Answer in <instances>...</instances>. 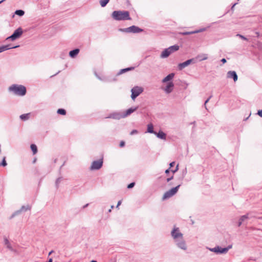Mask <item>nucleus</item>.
<instances>
[{
	"mask_svg": "<svg viewBox=\"0 0 262 262\" xmlns=\"http://www.w3.org/2000/svg\"><path fill=\"white\" fill-rule=\"evenodd\" d=\"M112 18L116 20H131L129 13L127 11H114L112 13Z\"/></svg>",
	"mask_w": 262,
	"mask_h": 262,
	"instance_id": "nucleus-1",
	"label": "nucleus"
},
{
	"mask_svg": "<svg viewBox=\"0 0 262 262\" xmlns=\"http://www.w3.org/2000/svg\"><path fill=\"white\" fill-rule=\"evenodd\" d=\"M9 91L14 94L23 96L26 95L27 90L25 86L23 85L13 84L9 88Z\"/></svg>",
	"mask_w": 262,
	"mask_h": 262,
	"instance_id": "nucleus-2",
	"label": "nucleus"
},
{
	"mask_svg": "<svg viewBox=\"0 0 262 262\" xmlns=\"http://www.w3.org/2000/svg\"><path fill=\"white\" fill-rule=\"evenodd\" d=\"M179 49V46L174 45L165 49L161 54L160 57L162 58L168 57L172 53L178 51Z\"/></svg>",
	"mask_w": 262,
	"mask_h": 262,
	"instance_id": "nucleus-3",
	"label": "nucleus"
},
{
	"mask_svg": "<svg viewBox=\"0 0 262 262\" xmlns=\"http://www.w3.org/2000/svg\"><path fill=\"white\" fill-rule=\"evenodd\" d=\"M209 250L217 254H226L229 250V245L224 248L216 246L214 248H209Z\"/></svg>",
	"mask_w": 262,
	"mask_h": 262,
	"instance_id": "nucleus-4",
	"label": "nucleus"
},
{
	"mask_svg": "<svg viewBox=\"0 0 262 262\" xmlns=\"http://www.w3.org/2000/svg\"><path fill=\"white\" fill-rule=\"evenodd\" d=\"M181 184L178 185V186L171 188L168 191H167L163 195L162 197L163 200L167 199L173 195H174L178 191L179 188H180Z\"/></svg>",
	"mask_w": 262,
	"mask_h": 262,
	"instance_id": "nucleus-5",
	"label": "nucleus"
},
{
	"mask_svg": "<svg viewBox=\"0 0 262 262\" xmlns=\"http://www.w3.org/2000/svg\"><path fill=\"white\" fill-rule=\"evenodd\" d=\"M103 166V158H101L98 160L94 161L92 163V165L90 167L91 170H99Z\"/></svg>",
	"mask_w": 262,
	"mask_h": 262,
	"instance_id": "nucleus-6",
	"label": "nucleus"
},
{
	"mask_svg": "<svg viewBox=\"0 0 262 262\" xmlns=\"http://www.w3.org/2000/svg\"><path fill=\"white\" fill-rule=\"evenodd\" d=\"M171 236L174 241L183 238V234L180 232L179 228H174L171 232Z\"/></svg>",
	"mask_w": 262,
	"mask_h": 262,
	"instance_id": "nucleus-7",
	"label": "nucleus"
},
{
	"mask_svg": "<svg viewBox=\"0 0 262 262\" xmlns=\"http://www.w3.org/2000/svg\"><path fill=\"white\" fill-rule=\"evenodd\" d=\"M132 98L135 99L143 91V89L141 87L135 86L132 89Z\"/></svg>",
	"mask_w": 262,
	"mask_h": 262,
	"instance_id": "nucleus-8",
	"label": "nucleus"
},
{
	"mask_svg": "<svg viewBox=\"0 0 262 262\" xmlns=\"http://www.w3.org/2000/svg\"><path fill=\"white\" fill-rule=\"evenodd\" d=\"M176 243V245L180 249L185 250L187 249V246L185 241L183 238H180L174 241Z\"/></svg>",
	"mask_w": 262,
	"mask_h": 262,
	"instance_id": "nucleus-9",
	"label": "nucleus"
},
{
	"mask_svg": "<svg viewBox=\"0 0 262 262\" xmlns=\"http://www.w3.org/2000/svg\"><path fill=\"white\" fill-rule=\"evenodd\" d=\"M23 33V31L21 28H18L16 30L13 34L9 37L7 38V39L10 38L12 40H14L16 38L19 37Z\"/></svg>",
	"mask_w": 262,
	"mask_h": 262,
	"instance_id": "nucleus-10",
	"label": "nucleus"
},
{
	"mask_svg": "<svg viewBox=\"0 0 262 262\" xmlns=\"http://www.w3.org/2000/svg\"><path fill=\"white\" fill-rule=\"evenodd\" d=\"M30 209H31V207L29 205H28L27 206H23L19 210L16 211L15 212H14L11 215L10 219H12L15 216H16V215H18V214H19L20 212H21L23 211H26L27 210H30Z\"/></svg>",
	"mask_w": 262,
	"mask_h": 262,
	"instance_id": "nucleus-11",
	"label": "nucleus"
},
{
	"mask_svg": "<svg viewBox=\"0 0 262 262\" xmlns=\"http://www.w3.org/2000/svg\"><path fill=\"white\" fill-rule=\"evenodd\" d=\"M125 31L127 32L139 33L143 31V30L137 26H132L125 29Z\"/></svg>",
	"mask_w": 262,
	"mask_h": 262,
	"instance_id": "nucleus-12",
	"label": "nucleus"
},
{
	"mask_svg": "<svg viewBox=\"0 0 262 262\" xmlns=\"http://www.w3.org/2000/svg\"><path fill=\"white\" fill-rule=\"evenodd\" d=\"M193 59H190L187 60V61H186L183 63H181L179 64L178 68H179V70H182L183 68H185L186 67L188 66L190 63H191L193 62Z\"/></svg>",
	"mask_w": 262,
	"mask_h": 262,
	"instance_id": "nucleus-13",
	"label": "nucleus"
},
{
	"mask_svg": "<svg viewBox=\"0 0 262 262\" xmlns=\"http://www.w3.org/2000/svg\"><path fill=\"white\" fill-rule=\"evenodd\" d=\"M4 244L6 246L7 248L11 251L15 253L17 252V250L13 248L9 240L6 237L4 238Z\"/></svg>",
	"mask_w": 262,
	"mask_h": 262,
	"instance_id": "nucleus-14",
	"label": "nucleus"
},
{
	"mask_svg": "<svg viewBox=\"0 0 262 262\" xmlns=\"http://www.w3.org/2000/svg\"><path fill=\"white\" fill-rule=\"evenodd\" d=\"M154 135L160 139L165 140L166 138V134L161 130H160L158 133L156 132Z\"/></svg>",
	"mask_w": 262,
	"mask_h": 262,
	"instance_id": "nucleus-15",
	"label": "nucleus"
},
{
	"mask_svg": "<svg viewBox=\"0 0 262 262\" xmlns=\"http://www.w3.org/2000/svg\"><path fill=\"white\" fill-rule=\"evenodd\" d=\"M174 86V84L172 82H169L167 84V85L164 88V91L167 93H170L172 92L173 88Z\"/></svg>",
	"mask_w": 262,
	"mask_h": 262,
	"instance_id": "nucleus-16",
	"label": "nucleus"
},
{
	"mask_svg": "<svg viewBox=\"0 0 262 262\" xmlns=\"http://www.w3.org/2000/svg\"><path fill=\"white\" fill-rule=\"evenodd\" d=\"M251 217V216L250 215V214L249 213L242 216L239 220L238 226H240L245 221L249 219Z\"/></svg>",
	"mask_w": 262,
	"mask_h": 262,
	"instance_id": "nucleus-17",
	"label": "nucleus"
},
{
	"mask_svg": "<svg viewBox=\"0 0 262 262\" xmlns=\"http://www.w3.org/2000/svg\"><path fill=\"white\" fill-rule=\"evenodd\" d=\"M18 47H19V46H16L14 47H11L10 45L2 46L0 47V53L2 52L3 51H5L6 50L10 49L16 48H18Z\"/></svg>",
	"mask_w": 262,
	"mask_h": 262,
	"instance_id": "nucleus-18",
	"label": "nucleus"
},
{
	"mask_svg": "<svg viewBox=\"0 0 262 262\" xmlns=\"http://www.w3.org/2000/svg\"><path fill=\"white\" fill-rule=\"evenodd\" d=\"M155 131L154 129V125L151 123L148 124L146 133L155 134Z\"/></svg>",
	"mask_w": 262,
	"mask_h": 262,
	"instance_id": "nucleus-19",
	"label": "nucleus"
},
{
	"mask_svg": "<svg viewBox=\"0 0 262 262\" xmlns=\"http://www.w3.org/2000/svg\"><path fill=\"white\" fill-rule=\"evenodd\" d=\"M79 50L76 49L72 51H71L69 53V55L71 57L74 58L79 53Z\"/></svg>",
	"mask_w": 262,
	"mask_h": 262,
	"instance_id": "nucleus-20",
	"label": "nucleus"
},
{
	"mask_svg": "<svg viewBox=\"0 0 262 262\" xmlns=\"http://www.w3.org/2000/svg\"><path fill=\"white\" fill-rule=\"evenodd\" d=\"M174 76V74L173 73H171V74H169L168 75H167L166 77H165L163 79V80H162L163 82H166L167 81H168L171 80L173 78Z\"/></svg>",
	"mask_w": 262,
	"mask_h": 262,
	"instance_id": "nucleus-21",
	"label": "nucleus"
},
{
	"mask_svg": "<svg viewBox=\"0 0 262 262\" xmlns=\"http://www.w3.org/2000/svg\"><path fill=\"white\" fill-rule=\"evenodd\" d=\"M127 116H107L105 118H113L114 119L119 120L121 118H124Z\"/></svg>",
	"mask_w": 262,
	"mask_h": 262,
	"instance_id": "nucleus-22",
	"label": "nucleus"
},
{
	"mask_svg": "<svg viewBox=\"0 0 262 262\" xmlns=\"http://www.w3.org/2000/svg\"><path fill=\"white\" fill-rule=\"evenodd\" d=\"M30 147H31V150H32L33 155H35L37 152V147L35 144H32L31 145Z\"/></svg>",
	"mask_w": 262,
	"mask_h": 262,
	"instance_id": "nucleus-23",
	"label": "nucleus"
},
{
	"mask_svg": "<svg viewBox=\"0 0 262 262\" xmlns=\"http://www.w3.org/2000/svg\"><path fill=\"white\" fill-rule=\"evenodd\" d=\"M204 30H205V29H202L201 30H197V31H192V32H185L182 33L181 34L183 35H189V34H194V33H197L203 31Z\"/></svg>",
	"mask_w": 262,
	"mask_h": 262,
	"instance_id": "nucleus-24",
	"label": "nucleus"
},
{
	"mask_svg": "<svg viewBox=\"0 0 262 262\" xmlns=\"http://www.w3.org/2000/svg\"><path fill=\"white\" fill-rule=\"evenodd\" d=\"M62 179H63V178L62 177H60L56 180L55 186L57 189H58L59 188V184Z\"/></svg>",
	"mask_w": 262,
	"mask_h": 262,
	"instance_id": "nucleus-25",
	"label": "nucleus"
},
{
	"mask_svg": "<svg viewBox=\"0 0 262 262\" xmlns=\"http://www.w3.org/2000/svg\"><path fill=\"white\" fill-rule=\"evenodd\" d=\"M230 76L233 78L234 82L237 81V75L235 71H232V72L230 71Z\"/></svg>",
	"mask_w": 262,
	"mask_h": 262,
	"instance_id": "nucleus-26",
	"label": "nucleus"
},
{
	"mask_svg": "<svg viewBox=\"0 0 262 262\" xmlns=\"http://www.w3.org/2000/svg\"><path fill=\"white\" fill-rule=\"evenodd\" d=\"M109 1L110 0H100L99 3L102 7H104Z\"/></svg>",
	"mask_w": 262,
	"mask_h": 262,
	"instance_id": "nucleus-27",
	"label": "nucleus"
},
{
	"mask_svg": "<svg viewBox=\"0 0 262 262\" xmlns=\"http://www.w3.org/2000/svg\"><path fill=\"white\" fill-rule=\"evenodd\" d=\"M7 165V163L6 161V157H4L2 162L0 163V166L5 167Z\"/></svg>",
	"mask_w": 262,
	"mask_h": 262,
	"instance_id": "nucleus-28",
	"label": "nucleus"
},
{
	"mask_svg": "<svg viewBox=\"0 0 262 262\" xmlns=\"http://www.w3.org/2000/svg\"><path fill=\"white\" fill-rule=\"evenodd\" d=\"M136 110V107L129 108L126 111L125 115H130V114L134 113Z\"/></svg>",
	"mask_w": 262,
	"mask_h": 262,
	"instance_id": "nucleus-29",
	"label": "nucleus"
},
{
	"mask_svg": "<svg viewBox=\"0 0 262 262\" xmlns=\"http://www.w3.org/2000/svg\"><path fill=\"white\" fill-rule=\"evenodd\" d=\"M134 69V68L133 67H130V68H126V69H122L120 72V74H122V73H124L127 71H130V70H132Z\"/></svg>",
	"mask_w": 262,
	"mask_h": 262,
	"instance_id": "nucleus-30",
	"label": "nucleus"
},
{
	"mask_svg": "<svg viewBox=\"0 0 262 262\" xmlns=\"http://www.w3.org/2000/svg\"><path fill=\"white\" fill-rule=\"evenodd\" d=\"M25 13V12L21 10H18L15 12V14L19 16H23Z\"/></svg>",
	"mask_w": 262,
	"mask_h": 262,
	"instance_id": "nucleus-31",
	"label": "nucleus"
},
{
	"mask_svg": "<svg viewBox=\"0 0 262 262\" xmlns=\"http://www.w3.org/2000/svg\"><path fill=\"white\" fill-rule=\"evenodd\" d=\"M30 116H19L20 119L22 121H26L29 119Z\"/></svg>",
	"mask_w": 262,
	"mask_h": 262,
	"instance_id": "nucleus-32",
	"label": "nucleus"
},
{
	"mask_svg": "<svg viewBox=\"0 0 262 262\" xmlns=\"http://www.w3.org/2000/svg\"><path fill=\"white\" fill-rule=\"evenodd\" d=\"M57 113L61 115H65L66 113V111L64 109L60 108L58 110Z\"/></svg>",
	"mask_w": 262,
	"mask_h": 262,
	"instance_id": "nucleus-33",
	"label": "nucleus"
},
{
	"mask_svg": "<svg viewBox=\"0 0 262 262\" xmlns=\"http://www.w3.org/2000/svg\"><path fill=\"white\" fill-rule=\"evenodd\" d=\"M135 185V182H132L130 183V184H129L128 185H127V188L128 189H130V188H132L134 187V186Z\"/></svg>",
	"mask_w": 262,
	"mask_h": 262,
	"instance_id": "nucleus-34",
	"label": "nucleus"
},
{
	"mask_svg": "<svg viewBox=\"0 0 262 262\" xmlns=\"http://www.w3.org/2000/svg\"><path fill=\"white\" fill-rule=\"evenodd\" d=\"M179 169V165L178 164L176 167L175 169H174L173 170L172 169L171 171H172V172L173 173H174L175 172H176Z\"/></svg>",
	"mask_w": 262,
	"mask_h": 262,
	"instance_id": "nucleus-35",
	"label": "nucleus"
},
{
	"mask_svg": "<svg viewBox=\"0 0 262 262\" xmlns=\"http://www.w3.org/2000/svg\"><path fill=\"white\" fill-rule=\"evenodd\" d=\"M237 35L239 36V37L241 38L243 40H248V39L246 37H245V36H243L242 35L237 34Z\"/></svg>",
	"mask_w": 262,
	"mask_h": 262,
	"instance_id": "nucleus-36",
	"label": "nucleus"
},
{
	"mask_svg": "<svg viewBox=\"0 0 262 262\" xmlns=\"http://www.w3.org/2000/svg\"><path fill=\"white\" fill-rule=\"evenodd\" d=\"M137 133H138V131H137V130H136V129H133V130L130 132V135H134V134H137Z\"/></svg>",
	"mask_w": 262,
	"mask_h": 262,
	"instance_id": "nucleus-37",
	"label": "nucleus"
},
{
	"mask_svg": "<svg viewBox=\"0 0 262 262\" xmlns=\"http://www.w3.org/2000/svg\"><path fill=\"white\" fill-rule=\"evenodd\" d=\"M125 145V142L123 141H121L120 143L119 146L120 147H123Z\"/></svg>",
	"mask_w": 262,
	"mask_h": 262,
	"instance_id": "nucleus-38",
	"label": "nucleus"
},
{
	"mask_svg": "<svg viewBox=\"0 0 262 262\" xmlns=\"http://www.w3.org/2000/svg\"><path fill=\"white\" fill-rule=\"evenodd\" d=\"M173 176H172L171 177H169V178H167V179H166V181H167V182H169V181H170L171 180H172V179H173Z\"/></svg>",
	"mask_w": 262,
	"mask_h": 262,
	"instance_id": "nucleus-39",
	"label": "nucleus"
},
{
	"mask_svg": "<svg viewBox=\"0 0 262 262\" xmlns=\"http://www.w3.org/2000/svg\"><path fill=\"white\" fill-rule=\"evenodd\" d=\"M175 164V162H171L170 164H169V168H171L172 167H173L174 166Z\"/></svg>",
	"mask_w": 262,
	"mask_h": 262,
	"instance_id": "nucleus-40",
	"label": "nucleus"
},
{
	"mask_svg": "<svg viewBox=\"0 0 262 262\" xmlns=\"http://www.w3.org/2000/svg\"><path fill=\"white\" fill-rule=\"evenodd\" d=\"M170 170V168H168L167 169H166L165 171V173L166 174H168L169 173Z\"/></svg>",
	"mask_w": 262,
	"mask_h": 262,
	"instance_id": "nucleus-41",
	"label": "nucleus"
},
{
	"mask_svg": "<svg viewBox=\"0 0 262 262\" xmlns=\"http://www.w3.org/2000/svg\"><path fill=\"white\" fill-rule=\"evenodd\" d=\"M121 204V201H118L116 207H118Z\"/></svg>",
	"mask_w": 262,
	"mask_h": 262,
	"instance_id": "nucleus-42",
	"label": "nucleus"
},
{
	"mask_svg": "<svg viewBox=\"0 0 262 262\" xmlns=\"http://www.w3.org/2000/svg\"><path fill=\"white\" fill-rule=\"evenodd\" d=\"M257 115H262V110L258 111Z\"/></svg>",
	"mask_w": 262,
	"mask_h": 262,
	"instance_id": "nucleus-43",
	"label": "nucleus"
},
{
	"mask_svg": "<svg viewBox=\"0 0 262 262\" xmlns=\"http://www.w3.org/2000/svg\"><path fill=\"white\" fill-rule=\"evenodd\" d=\"M89 205V204H88H88H86L84 205L82 207V208H83V209H84V208H85L86 207H87Z\"/></svg>",
	"mask_w": 262,
	"mask_h": 262,
	"instance_id": "nucleus-44",
	"label": "nucleus"
},
{
	"mask_svg": "<svg viewBox=\"0 0 262 262\" xmlns=\"http://www.w3.org/2000/svg\"><path fill=\"white\" fill-rule=\"evenodd\" d=\"M206 59H207V56L205 55V56L201 60H206Z\"/></svg>",
	"mask_w": 262,
	"mask_h": 262,
	"instance_id": "nucleus-45",
	"label": "nucleus"
},
{
	"mask_svg": "<svg viewBox=\"0 0 262 262\" xmlns=\"http://www.w3.org/2000/svg\"><path fill=\"white\" fill-rule=\"evenodd\" d=\"M47 262H53V259L52 258H50Z\"/></svg>",
	"mask_w": 262,
	"mask_h": 262,
	"instance_id": "nucleus-46",
	"label": "nucleus"
},
{
	"mask_svg": "<svg viewBox=\"0 0 262 262\" xmlns=\"http://www.w3.org/2000/svg\"><path fill=\"white\" fill-rule=\"evenodd\" d=\"M223 63H225L226 62V60L225 58H223L221 60Z\"/></svg>",
	"mask_w": 262,
	"mask_h": 262,
	"instance_id": "nucleus-47",
	"label": "nucleus"
},
{
	"mask_svg": "<svg viewBox=\"0 0 262 262\" xmlns=\"http://www.w3.org/2000/svg\"><path fill=\"white\" fill-rule=\"evenodd\" d=\"M53 250H51L49 253V255H51L53 252Z\"/></svg>",
	"mask_w": 262,
	"mask_h": 262,
	"instance_id": "nucleus-48",
	"label": "nucleus"
},
{
	"mask_svg": "<svg viewBox=\"0 0 262 262\" xmlns=\"http://www.w3.org/2000/svg\"><path fill=\"white\" fill-rule=\"evenodd\" d=\"M209 99H208L207 100H206V101L205 102V104H206L209 101Z\"/></svg>",
	"mask_w": 262,
	"mask_h": 262,
	"instance_id": "nucleus-49",
	"label": "nucleus"
},
{
	"mask_svg": "<svg viewBox=\"0 0 262 262\" xmlns=\"http://www.w3.org/2000/svg\"><path fill=\"white\" fill-rule=\"evenodd\" d=\"M90 262H97V261L95 260H92Z\"/></svg>",
	"mask_w": 262,
	"mask_h": 262,
	"instance_id": "nucleus-50",
	"label": "nucleus"
},
{
	"mask_svg": "<svg viewBox=\"0 0 262 262\" xmlns=\"http://www.w3.org/2000/svg\"><path fill=\"white\" fill-rule=\"evenodd\" d=\"M64 163L62 165H61L60 169H61V167L64 165ZM59 170L60 171V170Z\"/></svg>",
	"mask_w": 262,
	"mask_h": 262,
	"instance_id": "nucleus-51",
	"label": "nucleus"
},
{
	"mask_svg": "<svg viewBox=\"0 0 262 262\" xmlns=\"http://www.w3.org/2000/svg\"><path fill=\"white\" fill-rule=\"evenodd\" d=\"M250 116H249L248 117H247L245 119H244V120H247L248 119L249 117H250Z\"/></svg>",
	"mask_w": 262,
	"mask_h": 262,
	"instance_id": "nucleus-52",
	"label": "nucleus"
},
{
	"mask_svg": "<svg viewBox=\"0 0 262 262\" xmlns=\"http://www.w3.org/2000/svg\"><path fill=\"white\" fill-rule=\"evenodd\" d=\"M235 5V4H234V5L232 7L231 9H232V10L233 9V8H234V7Z\"/></svg>",
	"mask_w": 262,
	"mask_h": 262,
	"instance_id": "nucleus-53",
	"label": "nucleus"
},
{
	"mask_svg": "<svg viewBox=\"0 0 262 262\" xmlns=\"http://www.w3.org/2000/svg\"><path fill=\"white\" fill-rule=\"evenodd\" d=\"M111 211H112V209L111 208L110 209H109V210H108V212H111Z\"/></svg>",
	"mask_w": 262,
	"mask_h": 262,
	"instance_id": "nucleus-54",
	"label": "nucleus"
},
{
	"mask_svg": "<svg viewBox=\"0 0 262 262\" xmlns=\"http://www.w3.org/2000/svg\"><path fill=\"white\" fill-rule=\"evenodd\" d=\"M5 0H2L0 1V4H1L2 2H3L4 1H5Z\"/></svg>",
	"mask_w": 262,
	"mask_h": 262,
	"instance_id": "nucleus-55",
	"label": "nucleus"
},
{
	"mask_svg": "<svg viewBox=\"0 0 262 262\" xmlns=\"http://www.w3.org/2000/svg\"><path fill=\"white\" fill-rule=\"evenodd\" d=\"M114 206L113 205H112V206H111V209H113V208H114Z\"/></svg>",
	"mask_w": 262,
	"mask_h": 262,
	"instance_id": "nucleus-56",
	"label": "nucleus"
},
{
	"mask_svg": "<svg viewBox=\"0 0 262 262\" xmlns=\"http://www.w3.org/2000/svg\"><path fill=\"white\" fill-rule=\"evenodd\" d=\"M36 161V159H35L34 161H33V163H35Z\"/></svg>",
	"mask_w": 262,
	"mask_h": 262,
	"instance_id": "nucleus-57",
	"label": "nucleus"
},
{
	"mask_svg": "<svg viewBox=\"0 0 262 262\" xmlns=\"http://www.w3.org/2000/svg\"><path fill=\"white\" fill-rule=\"evenodd\" d=\"M54 162H56V159L55 160Z\"/></svg>",
	"mask_w": 262,
	"mask_h": 262,
	"instance_id": "nucleus-58",
	"label": "nucleus"
},
{
	"mask_svg": "<svg viewBox=\"0 0 262 262\" xmlns=\"http://www.w3.org/2000/svg\"><path fill=\"white\" fill-rule=\"evenodd\" d=\"M25 115H29V114L28 113V114H26Z\"/></svg>",
	"mask_w": 262,
	"mask_h": 262,
	"instance_id": "nucleus-59",
	"label": "nucleus"
},
{
	"mask_svg": "<svg viewBox=\"0 0 262 262\" xmlns=\"http://www.w3.org/2000/svg\"><path fill=\"white\" fill-rule=\"evenodd\" d=\"M260 116L262 117V115H261V116Z\"/></svg>",
	"mask_w": 262,
	"mask_h": 262,
	"instance_id": "nucleus-60",
	"label": "nucleus"
}]
</instances>
